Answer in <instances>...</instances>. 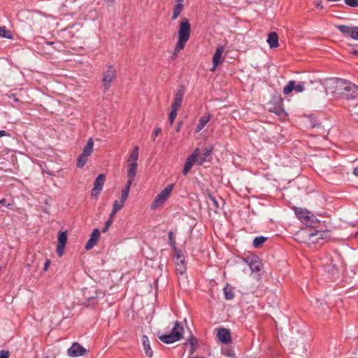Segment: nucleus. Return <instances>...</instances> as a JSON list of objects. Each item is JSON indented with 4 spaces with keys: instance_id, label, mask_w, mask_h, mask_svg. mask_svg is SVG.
Wrapping results in <instances>:
<instances>
[{
    "instance_id": "f257e3e1",
    "label": "nucleus",
    "mask_w": 358,
    "mask_h": 358,
    "mask_svg": "<svg viewBox=\"0 0 358 358\" xmlns=\"http://www.w3.org/2000/svg\"><path fill=\"white\" fill-rule=\"evenodd\" d=\"M326 93L345 99H358V86L348 80L332 78L326 81Z\"/></svg>"
},
{
    "instance_id": "f03ea898",
    "label": "nucleus",
    "mask_w": 358,
    "mask_h": 358,
    "mask_svg": "<svg viewBox=\"0 0 358 358\" xmlns=\"http://www.w3.org/2000/svg\"><path fill=\"white\" fill-rule=\"evenodd\" d=\"M190 24L185 17L182 19L178 31V39L175 47V52H179L185 48V45L189 38Z\"/></svg>"
},
{
    "instance_id": "7ed1b4c3",
    "label": "nucleus",
    "mask_w": 358,
    "mask_h": 358,
    "mask_svg": "<svg viewBox=\"0 0 358 358\" xmlns=\"http://www.w3.org/2000/svg\"><path fill=\"white\" fill-rule=\"evenodd\" d=\"M183 331L184 329L182 323L176 321L171 333L169 334L162 335L159 338L164 343L171 344L180 341L182 338Z\"/></svg>"
},
{
    "instance_id": "20e7f679",
    "label": "nucleus",
    "mask_w": 358,
    "mask_h": 358,
    "mask_svg": "<svg viewBox=\"0 0 358 358\" xmlns=\"http://www.w3.org/2000/svg\"><path fill=\"white\" fill-rule=\"evenodd\" d=\"M174 187L173 184L168 185L164 189H162L155 197L152 203H151V208L156 210L161 207L167 199L170 196Z\"/></svg>"
},
{
    "instance_id": "39448f33",
    "label": "nucleus",
    "mask_w": 358,
    "mask_h": 358,
    "mask_svg": "<svg viewBox=\"0 0 358 358\" xmlns=\"http://www.w3.org/2000/svg\"><path fill=\"white\" fill-rule=\"evenodd\" d=\"M174 253L176 272L180 275H182L185 273L187 270L185 256L178 248H175Z\"/></svg>"
},
{
    "instance_id": "423d86ee",
    "label": "nucleus",
    "mask_w": 358,
    "mask_h": 358,
    "mask_svg": "<svg viewBox=\"0 0 358 358\" xmlns=\"http://www.w3.org/2000/svg\"><path fill=\"white\" fill-rule=\"evenodd\" d=\"M116 78V69L113 66H109L107 71L103 76V83L105 87V90H108L112 82Z\"/></svg>"
},
{
    "instance_id": "0eeeda50",
    "label": "nucleus",
    "mask_w": 358,
    "mask_h": 358,
    "mask_svg": "<svg viewBox=\"0 0 358 358\" xmlns=\"http://www.w3.org/2000/svg\"><path fill=\"white\" fill-rule=\"evenodd\" d=\"M336 27L344 35L355 40H358V27H349L347 25H336Z\"/></svg>"
},
{
    "instance_id": "6e6552de",
    "label": "nucleus",
    "mask_w": 358,
    "mask_h": 358,
    "mask_svg": "<svg viewBox=\"0 0 358 358\" xmlns=\"http://www.w3.org/2000/svg\"><path fill=\"white\" fill-rule=\"evenodd\" d=\"M305 90L304 83L299 82L297 84L294 80H290L288 82L287 85L283 88L284 94H289L293 90H295L296 92H302Z\"/></svg>"
},
{
    "instance_id": "1a4fd4ad",
    "label": "nucleus",
    "mask_w": 358,
    "mask_h": 358,
    "mask_svg": "<svg viewBox=\"0 0 358 358\" xmlns=\"http://www.w3.org/2000/svg\"><path fill=\"white\" fill-rule=\"evenodd\" d=\"M106 176L104 174H99L94 182V187L91 192L92 196L96 197L99 196L103 189Z\"/></svg>"
},
{
    "instance_id": "9d476101",
    "label": "nucleus",
    "mask_w": 358,
    "mask_h": 358,
    "mask_svg": "<svg viewBox=\"0 0 358 358\" xmlns=\"http://www.w3.org/2000/svg\"><path fill=\"white\" fill-rule=\"evenodd\" d=\"M67 242L66 231H59L57 236V254L62 257L64 252V248Z\"/></svg>"
},
{
    "instance_id": "9b49d317",
    "label": "nucleus",
    "mask_w": 358,
    "mask_h": 358,
    "mask_svg": "<svg viewBox=\"0 0 358 358\" xmlns=\"http://www.w3.org/2000/svg\"><path fill=\"white\" fill-rule=\"evenodd\" d=\"M86 350L78 343H73V345L67 350V354L71 357H77L83 356L85 354Z\"/></svg>"
},
{
    "instance_id": "f8f14e48",
    "label": "nucleus",
    "mask_w": 358,
    "mask_h": 358,
    "mask_svg": "<svg viewBox=\"0 0 358 358\" xmlns=\"http://www.w3.org/2000/svg\"><path fill=\"white\" fill-rule=\"evenodd\" d=\"M196 152L197 150H194L192 153L187 158L182 169V174L184 176H186L189 172L193 165L196 163L197 159Z\"/></svg>"
},
{
    "instance_id": "ddd939ff",
    "label": "nucleus",
    "mask_w": 358,
    "mask_h": 358,
    "mask_svg": "<svg viewBox=\"0 0 358 358\" xmlns=\"http://www.w3.org/2000/svg\"><path fill=\"white\" fill-rule=\"evenodd\" d=\"M185 94V87L183 85H180L178 89L177 90V92L174 96L173 102L171 105L172 108L180 109L181 107L182 101L184 97Z\"/></svg>"
},
{
    "instance_id": "4468645a",
    "label": "nucleus",
    "mask_w": 358,
    "mask_h": 358,
    "mask_svg": "<svg viewBox=\"0 0 358 358\" xmlns=\"http://www.w3.org/2000/svg\"><path fill=\"white\" fill-rule=\"evenodd\" d=\"M84 296L89 306H94L98 303L100 297H103L104 294L99 289L94 290V295L90 296L87 291H84Z\"/></svg>"
},
{
    "instance_id": "2eb2a0df",
    "label": "nucleus",
    "mask_w": 358,
    "mask_h": 358,
    "mask_svg": "<svg viewBox=\"0 0 358 358\" xmlns=\"http://www.w3.org/2000/svg\"><path fill=\"white\" fill-rule=\"evenodd\" d=\"M224 48L222 45H219L215 50L213 56V67L211 71H215L219 64L222 62V54L224 52Z\"/></svg>"
},
{
    "instance_id": "dca6fc26",
    "label": "nucleus",
    "mask_w": 358,
    "mask_h": 358,
    "mask_svg": "<svg viewBox=\"0 0 358 358\" xmlns=\"http://www.w3.org/2000/svg\"><path fill=\"white\" fill-rule=\"evenodd\" d=\"M217 336L220 341L224 344H227L231 341L230 331L226 328H220L217 331Z\"/></svg>"
},
{
    "instance_id": "f3484780",
    "label": "nucleus",
    "mask_w": 358,
    "mask_h": 358,
    "mask_svg": "<svg viewBox=\"0 0 358 358\" xmlns=\"http://www.w3.org/2000/svg\"><path fill=\"white\" fill-rule=\"evenodd\" d=\"M99 230L98 229H94L90 235V239L87 241L85 245V249L88 250L94 248V245L96 244L97 241L99 238Z\"/></svg>"
},
{
    "instance_id": "a211bd4d",
    "label": "nucleus",
    "mask_w": 358,
    "mask_h": 358,
    "mask_svg": "<svg viewBox=\"0 0 358 358\" xmlns=\"http://www.w3.org/2000/svg\"><path fill=\"white\" fill-rule=\"evenodd\" d=\"M301 222L308 227L314 228L318 225L320 220L315 215L310 212V215H307L306 217H303V220Z\"/></svg>"
},
{
    "instance_id": "6ab92c4d",
    "label": "nucleus",
    "mask_w": 358,
    "mask_h": 358,
    "mask_svg": "<svg viewBox=\"0 0 358 358\" xmlns=\"http://www.w3.org/2000/svg\"><path fill=\"white\" fill-rule=\"evenodd\" d=\"M141 342L143 348V350L148 357H152L153 356V351L150 347V343L149 338L147 336H143L141 338Z\"/></svg>"
},
{
    "instance_id": "aec40b11",
    "label": "nucleus",
    "mask_w": 358,
    "mask_h": 358,
    "mask_svg": "<svg viewBox=\"0 0 358 358\" xmlns=\"http://www.w3.org/2000/svg\"><path fill=\"white\" fill-rule=\"evenodd\" d=\"M267 43L271 48H277L279 45L278 36L275 32H271L268 35Z\"/></svg>"
},
{
    "instance_id": "412c9836",
    "label": "nucleus",
    "mask_w": 358,
    "mask_h": 358,
    "mask_svg": "<svg viewBox=\"0 0 358 358\" xmlns=\"http://www.w3.org/2000/svg\"><path fill=\"white\" fill-rule=\"evenodd\" d=\"M248 262L249 267L252 272H258L260 271L261 262L257 257H252L250 261L245 260Z\"/></svg>"
},
{
    "instance_id": "4be33fe9",
    "label": "nucleus",
    "mask_w": 358,
    "mask_h": 358,
    "mask_svg": "<svg viewBox=\"0 0 358 358\" xmlns=\"http://www.w3.org/2000/svg\"><path fill=\"white\" fill-rule=\"evenodd\" d=\"M211 118V115L208 113L206 115H203L199 120V122L196 127V131L199 132L201 131L205 126L208 124V122L210 121Z\"/></svg>"
},
{
    "instance_id": "5701e85b",
    "label": "nucleus",
    "mask_w": 358,
    "mask_h": 358,
    "mask_svg": "<svg viewBox=\"0 0 358 358\" xmlns=\"http://www.w3.org/2000/svg\"><path fill=\"white\" fill-rule=\"evenodd\" d=\"M138 147L135 146L134 149L132 150L131 152L130 153L128 159L127 163L128 164H138L137 161L138 159Z\"/></svg>"
},
{
    "instance_id": "b1692460",
    "label": "nucleus",
    "mask_w": 358,
    "mask_h": 358,
    "mask_svg": "<svg viewBox=\"0 0 358 358\" xmlns=\"http://www.w3.org/2000/svg\"><path fill=\"white\" fill-rule=\"evenodd\" d=\"M294 213L297 218L302 222L303 220V217H306L307 215H310V211L306 209L302 208H294Z\"/></svg>"
},
{
    "instance_id": "393cba45",
    "label": "nucleus",
    "mask_w": 358,
    "mask_h": 358,
    "mask_svg": "<svg viewBox=\"0 0 358 358\" xmlns=\"http://www.w3.org/2000/svg\"><path fill=\"white\" fill-rule=\"evenodd\" d=\"M93 148H94V141L92 138H89L87 140V144L84 147L83 150V153L85 154V155L90 156L92 152H93Z\"/></svg>"
},
{
    "instance_id": "a878e982",
    "label": "nucleus",
    "mask_w": 358,
    "mask_h": 358,
    "mask_svg": "<svg viewBox=\"0 0 358 358\" xmlns=\"http://www.w3.org/2000/svg\"><path fill=\"white\" fill-rule=\"evenodd\" d=\"M127 166V178H134L137 173L138 164H128Z\"/></svg>"
},
{
    "instance_id": "bb28decb",
    "label": "nucleus",
    "mask_w": 358,
    "mask_h": 358,
    "mask_svg": "<svg viewBox=\"0 0 358 358\" xmlns=\"http://www.w3.org/2000/svg\"><path fill=\"white\" fill-rule=\"evenodd\" d=\"M88 157H89L88 155H85V154L82 152L78 157L77 164H76L78 168L84 167V166L85 165V164L87 162Z\"/></svg>"
},
{
    "instance_id": "cd10ccee",
    "label": "nucleus",
    "mask_w": 358,
    "mask_h": 358,
    "mask_svg": "<svg viewBox=\"0 0 358 358\" xmlns=\"http://www.w3.org/2000/svg\"><path fill=\"white\" fill-rule=\"evenodd\" d=\"M183 8V3H176L173 8V19L176 20L180 14Z\"/></svg>"
},
{
    "instance_id": "c85d7f7f",
    "label": "nucleus",
    "mask_w": 358,
    "mask_h": 358,
    "mask_svg": "<svg viewBox=\"0 0 358 358\" xmlns=\"http://www.w3.org/2000/svg\"><path fill=\"white\" fill-rule=\"evenodd\" d=\"M223 291H224V298L226 300H231V299H234V294L233 289L231 287H229L228 285L223 289Z\"/></svg>"
},
{
    "instance_id": "c756f323",
    "label": "nucleus",
    "mask_w": 358,
    "mask_h": 358,
    "mask_svg": "<svg viewBox=\"0 0 358 358\" xmlns=\"http://www.w3.org/2000/svg\"><path fill=\"white\" fill-rule=\"evenodd\" d=\"M267 238L264 236H257L253 240V246L255 248H259L266 241Z\"/></svg>"
},
{
    "instance_id": "7c9ffc66",
    "label": "nucleus",
    "mask_w": 358,
    "mask_h": 358,
    "mask_svg": "<svg viewBox=\"0 0 358 358\" xmlns=\"http://www.w3.org/2000/svg\"><path fill=\"white\" fill-rule=\"evenodd\" d=\"M178 109L171 108V112L169 115V122L170 125L171 126L178 115Z\"/></svg>"
},
{
    "instance_id": "2f4dec72",
    "label": "nucleus",
    "mask_w": 358,
    "mask_h": 358,
    "mask_svg": "<svg viewBox=\"0 0 358 358\" xmlns=\"http://www.w3.org/2000/svg\"><path fill=\"white\" fill-rule=\"evenodd\" d=\"M326 234H328V231H315V232L310 233L308 236L310 238L317 236L316 241H318L320 238L323 239L324 236L326 235Z\"/></svg>"
},
{
    "instance_id": "473e14b6",
    "label": "nucleus",
    "mask_w": 358,
    "mask_h": 358,
    "mask_svg": "<svg viewBox=\"0 0 358 358\" xmlns=\"http://www.w3.org/2000/svg\"><path fill=\"white\" fill-rule=\"evenodd\" d=\"M0 36L9 39L13 38L12 34L8 30H7L6 27H0Z\"/></svg>"
},
{
    "instance_id": "72a5a7b5",
    "label": "nucleus",
    "mask_w": 358,
    "mask_h": 358,
    "mask_svg": "<svg viewBox=\"0 0 358 358\" xmlns=\"http://www.w3.org/2000/svg\"><path fill=\"white\" fill-rule=\"evenodd\" d=\"M194 150H197V152H196L197 159H196L195 164H196L198 165H202L203 164V162L206 161L205 157H202V155H199V148H196Z\"/></svg>"
},
{
    "instance_id": "f704fd0d",
    "label": "nucleus",
    "mask_w": 358,
    "mask_h": 358,
    "mask_svg": "<svg viewBox=\"0 0 358 358\" xmlns=\"http://www.w3.org/2000/svg\"><path fill=\"white\" fill-rule=\"evenodd\" d=\"M124 203L122 202V201H120L119 200H115L114 202H113V208L115 210H120L122 208V207L124 206Z\"/></svg>"
},
{
    "instance_id": "c9c22d12",
    "label": "nucleus",
    "mask_w": 358,
    "mask_h": 358,
    "mask_svg": "<svg viewBox=\"0 0 358 358\" xmlns=\"http://www.w3.org/2000/svg\"><path fill=\"white\" fill-rule=\"evenodd\" d=\"M189 343H190V345H191V348L189 350V354L190 355H193L194 353V352L196 351V346H195V345L196 344V339L195 338H192L189 340Z\"/></svg>"
},
{
    "instance_id": "e433bc0d",
    "label": "nucleus",
    "mask_w": 358,
    "mask_h": 358,
    "mask_svg": "<svg viewBox=\"0 0 358 358\" xmlns=\"http://www.w3.org/2000/svg\"><path fill=\"white\" fill-rule=\"evenodd\" d=\"M129 192H127V189H122L121 193L120 201H122L124 203H125Z\"/></svg>"
},
{
    "instance_id": "4c0bfd02",
    "label": "nucleus",
    "mask_w": 358,
    "mask_h": 358,
    "mask_svg": "<svg viewBox=\"0 0 358 358\" xmlns=\"http://www.w3.org/2000/svg\"><path fill=\"white\" fill-rule=\"evenodd\" d=\"M168 236H169V241H170V245L173 248V250H175V248H177L176 247V245H175V241H174V237H173V232L172 231H169V234H168Z\"/></svg>"
},
{
    "instance_id": "58836bf2",
    "label": "nucleus",
    "mask_w": 358,
    "mask_h": 358,
    "mask_svg": "<svg viewBox=\"0 0 358 358\" xmlns=\"http://www.w3.org/2000/svg\"><path fill=\"white\" fill-rule=\"evenodd\" d=\"M345 4L351 7L358 6V0H345Z\"/></svg>"
},
{
    "instance_id": "ea45409f",
    "label": "nucleus",
    "mask_w": 358,
    "mask_h": 358,
    "mask_svg": "<svg viewBox=\"0 0 358 358\" xmlns=\"http://www.w3.org/2000/svg\"><path fill=\"white\" fill-rule=\"evenodd\" d=\"M134 180V178H128L127 184H126L125 187L122 189H127V192H129L131 186V184H132Z\"/></svg>"
},
{
    "instance_id": "a19ab883",
    "label": "nucleus",
    "mask_w": 358,
    "mask_h": 358,
    "mask_svg": "<svg viewBox=\"0 0 358 358\" xmlns=\"http://www.w3.org/2000/svg\"><path fill=\"white\" fill-rule=\"evenodd\" d=\"M113 221H111V220H108L106 221V222L105 223V226H104V227L103 228L102 231H103V233L106 232V231H108V228H109V227H110V225L112 224V223H113Z\"/></svg>"
},
{
    "instance_id": "79ce46f5",
    "label": "nucleus",
    "mask_w": 358,
    "mask_h": 358,
    "mask_svg": "<svg viewBox=\"0 0 358 358\" xmlns=\"http://www.w3.org/2000/svg\"><path fill=\"white\" fill-rule=\"evenodd\" d=\"M10 355V352L8 350H1L0 351V358H8Z\"/></svg>"
},
{
    "instance_id": "37998d69",
    "label": "nucleus",
    "mask_w": 358,
    "mask_h": 358,
    "mask_svg": "<svg viewBox=\"0 0 358 358\" xmlns=\"http://www.w3.org/2000/svg\"><path fill=\"white\" fill-rule=\"evenodd\" d=\"M209 199L213 202L215 208H218L219 203H218V201L216 200V199L214 196H213L212 195H209Z\"/></svg>"
},
{
    "instance_id": "c03bdc74",
    "label": "nucleus",
    "mask_w": 358,
    "mask_h": 358,
    "mask_svg": "<svg viewBox=\"0 0 358 358\" xmlns=\"http://www.w3.org/2000/svg\"><path fill=\"white\" fill-rule=\"evenodd\" d=\"M160 132H161V128H159V127L156 128L152 134V139L155 140V138L159 135V134Z\"/></svg>"
},
{
    "instance_id": "a18cd8bd",
    "label": "nucleus",
    "mask_w": 358,
    "mask_h": 358,
    "mask_svg": "<svg viewBox=\"0 0 358 358\" xmlns=\"http://www.w3.org/2000/svg\"><path fill=\"white\" fill-rule=\"evenodd\" d=\"M211 153V150L206 148L205 152L203 154H202V157H205V159H206L207 157H208Z\"/></svg>"
},
{
    "instance_id": "49530a36",
    "label": "nucleus",
    "mask_w": 358,
    "mask_h": 358,
    "mask_svg": "<svg viewBox=\"0 0 358 358\" xmlns=\"http://www.w3.org/2000/svg\"><path fill=\"white\" fill-rule=\"evenodd\" d=\"M117 213V210H115L113 208L111 213H110V217L108 220H111V221L113 222V219L116 215V213Z\"/></svg>"
},
{
    "instance_id": "de8ad7c7",
    "label": "nucleus",
    "mask_w": 358,
    "mask_h": 358,
    "mask_svg": "<svg viewBox=\"0 0 358 358\" xmlns=\"http://www.w3.org/2000/svg\"><path fill=\"white\" fill-rule=\"evenodd\" d=\"M50 259H46L45 262V264H44V267H43V270L45 271H46L48 269V267L50 266Z\"/></svg>"
},
{
    "instance_id": "09e8293b",
    "label": "nucleus",
    "mask_w": 358,
    "mask_h": 358,
    "mask_svg": "<svg viewBox=\"0 0 358 358\" xmlns=\"http://www.w3.org/2000/svg\"><path fill=\"white\" fill-rule=\"evenodd\" d=\"M0 204H2L3 206H6V199H0Z\"/></svg>"
},
{
    "instance_id": "8fccbe9b",
    "label": "nucleus",
    "mask_w": 358,
    "mask_h": 358,
    "mask_svg": "<svg viewBox=\"0 0 358 358\" xmlns=\"http://www.w3.org/2000/svg\"><path fill=\"white\" fill-rule=\"evenodd\" d=\"M6 131H4V130H0V138H1V137H2V136H6Z\"/></svg>"
},
{
    "instance_id": "3c124183",
    "label": "nucleus",
    "mask_w": 358,
    "mask_h": 358,
    "mask_svg": "<svg viewBox=\"0 0 358 358\" xmlns=\"http://www.w3.org/2000/svg\"><path fill=\"white\" fill-rule=\"evenodd\" d=\"M353 173L358 177V166L354 169Z\"/></svg>"
},
{
    "instance_id": "603ef678",
    "label": "nucleus",
    "mask_w": 358,
    "mask_h": 358,
    "mask_svg": "<svg viewBox=\"0 0 358 358\" xmlns=\"http://www.w3.org/2000/svg\"><path fill=\"white\" fill-rule=\"evenodd\" d=\"M353 54L358 56V48L353 50Z\"/></svg>"
},
{
    "instance_id": "864d4df0",
    "label": "nucleus",
    "mask_w": 358,
    "mask_h": 358,
    "mask_svg": "<svg viewBox=\"0 0 358 358\" xmlns=\"http://www.w3.org/2000/svg\"><path fill=\"white\" fill-rule=\"evenodd\" d=\"M180 125L179 124L177 127H176V131L178 132L180 131Z\"/></svg>"
},
{
    "instance_id": "5fc2aeb1",
    "label": "nucleus",
    "mask_w": 358,
    "mask_h": 358,
    "mask_svg": "<svg viewBox=\"0 0 358 358\" xmlns=\"http://www.w3.org/2000/svg\"><path fill=\"white\" fill-rule=\"evenodd\" d=\"M106 2H109V3H112L115 0H104Z\"/></svg>"
},
{
    "instance_id": "6e6d98bb",
    "label": "nucleus",
    "mask_w": 358,
    "mask_h": 358,
    "mask_svg": "<svg viewBox=\"0 0 358 358\" xmlns=\"http://www.w3.org/2000/svg\"><path fill=\"white\" fill-rule=\"evenodd\" d=\"M177 3H183V0H177Z\"/></svg>"
},
{
    "instance_id": "4d7b16f0",
    "label": "nucleus",
    "mask_w": 358,
    "mask_h": 358,
    "mask_svg": "<svg viewBox=\"0 0 358 358\" xmlns=\"http://www.w3.org/2000/svg\"><path fill=\"white\" fill-rule=\"evenodd\" d=\"M317 6H320V3H317Z\"/></svg>"
},
{
    "instance_id": "13d9d810",
    "label": "nucleus",
    "mask_w": 358,
    "mask_h": 358,
    "mask_svg": "<svg viewBox=\"0 0 358 358\" xmlns=\"http://www.w3.org/2000/svg\"><path fill=\"white\" fill-rule=\"evenodd\" d=\"M43 358H48V357H43Z\"/></svg>"
}]
</instances>
